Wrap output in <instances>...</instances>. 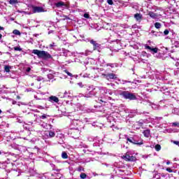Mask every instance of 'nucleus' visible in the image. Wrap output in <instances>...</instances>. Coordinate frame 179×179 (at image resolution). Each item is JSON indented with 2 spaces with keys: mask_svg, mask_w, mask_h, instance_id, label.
<instances>
[{
  "mask_svg": "<svg viewBox=\"0 0 179 179\" xmlns=\"http://www.w3.org/2000/svg\"><path fill=\"white\" fill-rule=\"evenodd\" d=\"M80 178H82V179H85V178H86L87 175H86V173H82L80 175Z\"/></svg>",
  "mask_w": 179,
  "mask_h": 179,
  "instance_id": "4be33fe9",
  "label": "nucleus"
},
{
  "mask_svg": "<svg viewBox=\"0 0 179 179\" xmlns=\"http://www.w3.org/2000/svg\"><path fill=\"white\" fill-rule=\"evenodd\" d=\"M87 97H92V96H87Z\"/></svg>",
  "mask_w": 179,
  "mask_h": 179,
  "instance_id": "6e6d98bb",
  "label": "nucleus"
},
{
  "mask_svg": "<svg viewBox=\"0 0 179 179\" xmlns=\"http://www.w3.org/2000/svg\"><path fill=\"white\" fill-rule=\"evenodd\" d=\"M14 50H15V51H22V48H20V46L15 47Z\"/></svg>",
  "mask_w": 179,
  "mask_h": 179,
  "instance_id": "5701e85b",
  "label": "nucleus"
},
{
  "mask_svg": "<svg viewBox=\"0 0 179 179\" xmlns=\"http://www.w3.org/2000/svg\"><path fill=\"white\" fill-rule=\"evenodd\" d=\"M62 157H68V154L66 152H62Z\"/></svg>",
  "mask_w": 179,
  "mask_h": 179,
  "instance_id": "b1692460",
  "label": "nucleus"
},
{
  "mask_svg": "<svg viewBox=\"0 0 179 179\" xmlns=\"http://www.w3.org/2000/svg\"><path fill=\"white\" fill-rule=\"evenodd\" d=\"M108 156H113V154L107 153Z\"/></svg>",
  "mask_w": 179,
  "mask_h": 179,
  "instance_id": "49530a36",
  "label": "nucleus"
},
{
  "mask_svg": "<svg viewBox=\"0 0 179 179\" xmlns=\"http://www.w3.org/2000/svg\"><path fill=\"white\" fill-rule=\"evenodd\" d=\"M125 162H136V157H123Z\"/></svg>",
  "mask_w": 179,
  "mask_h": 179,
  "instance_id": "9b49d317",
  "label": "nucleus"
},
{
  "mask_svg": "<svg viewBox=\"0 0 179 179\" xmlns=\"http://www.w3.org/2000/svg\"><path fill=\"white\" fill-rule=\"evenodd\" d=\"M94 146H99L98 144H96V143H94Z\"/></svg>",
  "mask_w": 179,
  "mask_h": 179,
  "instance_id": "3c124183",
  "label": "nucleus"
},
{
  "mask_svg": "<svg viewBox=\"0 0 179 179\" xmlns=\"http://www.w3.org/2000/svg\"><path fill=\"white\" fill-rule=\"evenodd\" d=\"M106 92H108L109 94H113V92H111V91H110L109 90H107Z\"/></svg>",
  "mask_w": 179,
  "mask_h": 179,
  "instance_id": "a19ab883",
  "label": "nucleus"
},
{
  "mask_svg": "<svg viewBox=\"0 0 179 179\" xmlns=\"http://www.w3.org/2000/svg\"><path fill=\"white\" fill-rule=\"evenodd\" d=\"M78 171H82V167L78 168Z\"/></svg>",
  "mask_w": 179,
  "mask_h": 179,
  "instance_id": "37998d69",
  "label": "nucleus"
},
{
  "mask_svg": "<svg viewBox=\"0 0 179 179\" xmlns=\"http://www.w3.org/2000/svg\"><path fill=\"white\" fill-rule=\"evenodd\" d=\"M107 121L108 122H110V124H112V125H114V123L115 122V120L114 119V117H113V115H110L109 116H108L107 117Z\"/></svg>",
  "mask_w": 179,
  "mask_h": 179,
  "instance_id": "1a4fd4ad",
  "label": "nucleus"
},
{
  "mask_svg": "<svg viewBox=\"0 0 179 179\" xmlns=\"http://www.w3.org/2000/svg\"><path fill=\"white\" fill-rule=\"evenodd\" d=\"M166 171H168L169 173H173V170L170 168H167Z\"/></svg>",
  "mask_w": 179,
  "mask_h": 179,
  "instance_id": "72a5a7b5",
  "label": "nucleus"
},
{
  "mask_svg": "<svg viewBox=\"0 0 179 179\" xmlns=\"http://www.w3.org/2000/svg\"><path fill=\"white\" fill-rule=\"evenodd\" d=\"M125 139H127V142L130 143H133V145H137L138 146H141V145H143V140L138 136H134L133 137H128V136H124Z\"/></svg>",
  "mask_w": 179,
  "mask_h": 179,
  "instance_id": "f257e3e1",
  "label": "nucleus"
},
{
  "mask_svg": "<svg viewBox=\"0 0 179 179\" xmlns=\"http://www.w3.org/2000/svg\"><path fill=\"white\" fill-rule=\"evenodd\" d=\"M101 101H102V102H103V101H102V100H101Z\"/></svg>",
  "mask_w": 179,
  "mask_h": 179,
  "instance_id": "052dcab7",
  "label": "nucleus"
},
{
  "mask_svg": "<svg viewBox=\"0 0 179 179\" xmlns=\"http://www.w3.org/2000/svg\"><path fill=\"white\" fill-rule=\"evenodd\" d=\"M12 103L14 105L16 104V101H13Z\"/></svg>",
  "mask_w": 179,
  "mask_h": 179,
  "instance_id": "c03bdc74",
  "label": "nucleus"
},
{
  "mask_svg": "<svg viewBox=\"0 0 179 179\" xmlns=\"http://www.w3.org/2000/svg\"><path fill=\"white\" fill-rule=\"evenodd\" d=\"M107 3H108V5H113L114 2L113 1V0H107Z\"/></svg>",
  "mask_w": 179,
  "mask_h": 179,
  "instance_id": "bb28decb",
  "label": "nucleus"
},
{
  "mask_svg": "<svg viewBox=\"0 0 179 179\" xmlns=\"http://www.w3.org/2000/svg\"><path fill=\"white\" fill-rule=\"evenodd\" d=\"M4 71H5L6 72H10V66H5V67H4Z\"/></svg>",
  "mask_w": 179,
  "mask_h": 179,
  "instance_id": "6ab92c4d",
  "label": "nucleus"
},
{
  "mask_svg": "<svg viewBox=\"0 0 179 179\" xmlns=\"http://www.w3.org/2000/svg\"><path fill=\"white\" fill-rule=\"evenodd\" d=\"M0 30H5V28H3V27L0 26Z\"/></svg>",
  "mask_w": 179,
  "mask_h": 179,
  "instance_id": "79ce46f5",
  "label": "nucleus"
},
{
  "mask_svg": "<svg viewBox=\"0 0 179 179\" xmlns=\"http://www.w3.org/2000/svg\"><path fill=\"white\" fill-rule=\"evenodd\" d=\"M30 71H31V69L30 67H28L27 69V72H30Z\"/></svg>",
  "mask_w": 179,
  "mask_h": 179,
  "instance_id": "ea45409f",
  "label": "nucleus"
},
{
  "mask_svg": "<svg viewBox=\"0 0 179 179\" xmlns=\"http://www.w3.org/2000/svg\"><path fill=\"white\" fill-rule=\"evenodd\" d=\"M166 164H167V165L170 164V161H167V162H166Z\"/></svg>",
  "mask_w": 179,
  "mask_h": 179,
  "instance_id": "09e8293b",
  "label": "nucleus"
},
{
  "mask_svg": "<svg viewBox=\"0 0 179 179\" xmlns=\"http://www.w3.org/2000/svg\"><path fill=\"white\" fill-rule=\"evenodd\" d=\"M138 122H139V124H141V125H142V124H143V122H142L141 120Z\"/></svg>",
  "mask_w": 179,
  "mask_h": 179,
  "instance_id": "a18cd8bd",
  "label": "nucleus"
},
{
  "mask_svg": "<svg viewBox=\"0 0 179 179\" xmlns=\"http://www.w3.org/2000/svg\"><path fill=\"white\" fill-rule=\"evenodd\" d=\"M172 127H177V128H179V122H174L172 123Z\"/></svg>",
  "mask_w": 179,
  "mask_h": 179,
  "instance_id": "412c9836",
  "label": "nucleus"
},
{
  "mask_svg": "<svg viewBox=\"0 0 179 179\" xmlns=\"http://www.w3.org/2000/svg\"><path fill=\"white\" fill-rule=\"evenodd\" d=\"M155 150H157V152H159L162 150V146L159 144H157L155 147Z\"/></svg>",
  "mask_w": 179,
  "mask_h": 179,
  "instance_id": "f3484780",
  "label": "nucleus"
},
{
  "mask_svg": "<svg viewBox=\"0 0 179 179\" xmlns=\"http://www.w3.org/2000/svg\"><path fill=\"white\" fill-rule=\"evenodd\" d=\"M41 118H42V120H45V118H47V115H43Z\"/></svg>",
  "mask_w": 179,
  "mask_h": 179,
  "instance_id": "c9c22d12",
  "label": "nucleus"
},
{
  "mask_svg": "<svg viewBox=\"0 0 179 179\" xmlns=\"http://www.w3.org/2000/svg\"><path fill=\"white\" fill-rule=\"evenodd\" d=\"M143 134H144V136H145V138H149L150 135V131L149 130H145L143 131Z\"/></svg>",
  "mask_w": 179,
  "mask_h": 179,
  "instance_id": "2eb2a0df",
  "label": "nucleus"
},
{
  "mask_svg": "<svg viewBox=\"0 0 179 179\" xmlns=\"http://www.w3.org/2000/svg\"><path fill=\"white\" fill-rule=\"evenodd\" d=\"M73 134H77V136H79V134H80V132L79 131V130H75L73 131Z\"/></svg>",
  "mask_w": 179,
  "mask_h": 179,
  "instance_id": "7c9ffc66",
  "label": "nucleus"
},
{
  "mask_svg": "<svg viewBox=\"0 0 179 179\" xmlns=\"http://www.w3.org/2000/svg\"><path fill=\"white\" fill-rule=\"evenodd\" d=\"M45 135H47L48 138H54V136H55V132L52 131H48L45 133Z\"/></svg>",
  "mask_w": 179,
  "mask_h": 179,
  "instance_id": "9d476101",
  "label": "nucleus"
},
{
  "mask_svg": "<svg viewBox=\"0 0 179 179\" xmlns=\"http://www.w3.org/2000/svg\"><path fill=\"white\" fill-rule=\"evenodd\" d=\"M67 94V92H64V94Z\"/></svg>",
  "mask_w": 179,
  "mask_h": 179,
  "instance_id": "5fc2aeb1",
  "label": "nucleus"
},
{
  "mask_svg": "<svg viewBox=\"0 0 179 179\" xmlns=\"http://www.w3.org/2000/svg\"><path fill=\"white\" fill-rule=\"evenodd\" d=\"M29 8L32 11V13H41L42 12H45V10H44V8L41 6H31Z\"/></svg>",
  "mask_w": 179,
  "mask_h": 179,
  "instance_id": "20e7f679",
  "label": "nucleus"
},
{
  "mask_svg": "<svg viewBox=\"0 0 179 179\" xmlns=\"http://www.w3.org/2000/svg\"><path fill=\"white\" fill-rule=\"evenodd\" d=\"M155 27L156 29H160V27H162V24H160V22H156L155 24Z\"/></svg>",
  "mask_w": 179,
  "mask_h": 179,
  "instance_id": "a211bd4d",
  "label": "nucleus"
},
{
  "mask_svg": "<svg viewBox=\"0 0 179 179\" xmlns=\"http://www.w3.org/2000/svg\"><path fill=\"white\" fill-rule=\"evenodd\" d=\"M169 33H170V31H169V29H165L164 31V34L165 36H167L169 34Z\"/></svg>",
  "mask_w": 179,
  "mask_h": 179,
  "instance_id": "c85d7f7f",
  "label": "nucleus"
},
{
  "mask_svg": "<svg viewBox=\"0 0 179 179\" xmlns=\"http://www.w3.org/2000/svg\"><path fill=\"white\" fill-rule=\"evenodd\" d=\"M80 147L81 148H87V145H86L85 144H81Z\"/></svg>",
  "mask_w": 179,
  "mask_h": 179,
  "instance_id": "58836bf2",
  "label": "nucleus"
},
{
  "mask_svg": "<svg viewBox=\"0 0 179 179\" xmlns=\"http://www.w3.org/2000/svg\"><path fill=\"white\" fill-rule=\"evenodd\" d=\"M1 153H2V152L0 151V155H1Z\"/></svg>",
  "mask_w": 179,
  "mask_h": 179,
  "instance_id": "13d9d810",
  "label": "nucleus"
},
{
  "mask_svg": "<svg viewBox=\"0 0 179 179\" xmlns=\"http://www.w3.org/2000/svg\"><path fill=\"white\" fill-rule=\"evenodd\" d=\"M78 85L80 87H83V84L82 83H78Z\"/></svg>",
  "mask_w": 179,
  "mask_h": 179,
  "instance_id": "4c0bfd02",
  "label": "nucleus"
},
{
  "mask_svg": "<svg viewBox=\"0 0 179 179\" xmlns=\"http://www.w3.org/2000/svg\"><path fill=\"white\" fill-rule=\"evenodd\" d=\"M36 100H40V99L37 98V96H34Z\"/></svg>",
  "mask_w": 179,
  "mask_h": 179,
  "instance_id": "8fccbe9b",
  "label": "nucleus"
},
{
  "mask_svg": "<svg viewBox=\"0 0 179 179\" xmlns=\"http://www.w3.org/2000/svg\"><path fill=\"white\" fill-rule=\"evenodd\" d=\"M129 157H135V155H129Z\"/></svg>",
  "mask_w": 179,
  "mask_h": 179,
  "instance_id": "de8ad7c7",
  "label": "nucleus"
},
{
  "mask_svg": "<svg viewBox=\"0 0 179 179\" xmlns=\"http://www.w3.org/2000/svg\"><path fill=\"white\" fill-rule=\"evenodd\" d=\"M107 80H110V79H117V76L114 73H108V74H102Z\"/></svg>",
  "mask_w": 179,
  "mask_h": 179,
  "instance_id": "0eeeda50",
  "label": "nucleus"
},
{
  "mask_svg": "<svg viewBox=\"0 0 179 179\" xmlns=\"http://www.w3.org/2000/svg\"><path fill=\"white\" fill-rule=\"evenodd\" d=\"M149 16L152 17V19H157V14L153 13V12H150L148 13Z\"/></svg>",
  "mask_w": 179,
  "mask_h": 179,
  "instance_id": "4468645a",
  "label": "nucleus"
},
{
  "mask_svg": "<svg viewBox=\"0 0 179 179\" xmlns=\"http://www.w3.org/2000/svg\"><path fill=\"white\" fill-rule=\"evenodd\" d=\"M65 72L66 73V74L68 75V76H71V78H72V76H73V75H72V73H71L69 71H65Z\"/></svg>",
  "mask_w": 179,
  "mask_h": 179,
  "instance_id": "c756f323",
  "label": "nucleus"
},
{
  "mask_svg": "<svg viewBox=\"0 0 179 179\" xmlns=\"http://www.w3.org/2000/svg\"><path fill=\"white\" fill-rule=\"evenodd\" d=\"M92 52L89 51V50H86L85 51V55H89V54H91Z\"/></svg>",
  "mask_w": 179,
  "mask_h": 179,
  "instance_id": "e433bc0d",
  "label": "nucleus"
},
{
  "mask_svg": "<svg viewBox=\"0 0 179 179\" xmlns=\"http://www.w3.org/2000/svg\"><path fill=\"white\" fill-rule=\"evenodd\" d=\"M17 99H20V96H17Z\"/></svg>",
  "mask_w": 179,
  "mask_h": 179,
  "instance_id": "4d7b16f0",
  "label": "nucleus"
},
{
  "mask_svg": "<svg viewBox=\"0 0 179 179\" xmlns=\"http://www.w3.org/2000/svg\"><path fill=\"white\" fill-rule=\"evenodd\" d=\"M50 48H54V47H57V45H55V43H52L49 45Z\"/></svg>",
  "mask_w": 179,
  "mask_h": 179,
  "instance_id": "393cba45",
  "label": "nucleus"
},
{
  "mask_svg": "<svg viewBox=\"0 0 179 179\" xmlns=\"http://www.w3.org/2000/svg\"><path fill=\"white\" fill-rule=\"evenodd\" d=\"M123 157H127V156H123Z\"/></svg>",
  "mask_w": 179,
  "mask_h": 179,
  "instance_id": "bf43d9fd",
  "label": "nucleus"
},
{
  "mask_svg": "<svg viewBox=\"0 0 179 179\" xmlns=\"http://www.w3.org/2000/svg\"><path fill=\"white\" fill-rule=\"evenodd\" d=\"M134 17L137 22H141L142 20V15H141V13H136L134 15Z\"/></svg>",
  "mask_w": 179,
  "mask_h": 179,
  "instance_id": "f8f14e48",
  "label": "nucleus"
},
{
  "mask_svg": "<svg viewBox=\"0 0 179 179\" xmlns=\"http://www.w3.org/2000/svg\"><path fill=\"white\" fill-rule=\"evenodd\" d=\"M120 96H122L124 99H126L127 100H136V96L135 94L130 93L127 91H122L119 93Z\"/></svg>",
  "mask_w": 179,
  "mask_h": 179,
  "instance_id": "7ed1b4c3",
  "label": "nucleus"
},
{
  "mask_svg": "<svg viewBox=\"0 0 179 179\" xmlns=\"http://www.w3.org/2000/svg\"><path fill=\"white\" fill-rule=\"evenodd\" d=\"M141 55H142L143 57H148V53H147L146 52H145V51H143V52H141Z\"/></svg>",
  "mask_w": 179,
  "mask_h": 179,
  "instance_id": "cd10ccee",
  "label": "nucleus"
},
{
  "mask_svg": "<svg viewBox=\"0 0 179 179\" xmlns=\"http://www.w3.org/2000/svg\"><path fill=\"white\" fill-rule=\"evenodd\" d=\"M48 101H50V103H59V99H58V97L55 96H50L48 98Z\"/></svg>",
  "mask_w": 179,
  "mask_h": 179,
  "instance_id": "6e6552de",
  "label": "nucleus"
},
{
  "mask_svg": "<svg viewBox=\"0 0 179 179\" xmlns=\"http://www.w3.org/2000/svg\"><path fill=\"white\" fill-rule=\"evenodd\" d=\"M106 66H110V68H114V64L109 63V64H107Z\"/></svg>",
  "mask_w": 179,
  "mask_h": 179,
  "instance_id": "473e14b6",
  "label": "nucleus"
},
{
  "mask_svg": "<svg viewBox=\"0 0 179 179\" xmlns=\"http://www.w3.org/2000/svg\"><path fill=\"white\" fill-rule=\"evenodd\" d=\"M1 113H2V110L0 109V114H1Z\"/></svg>",
  "mask_w": 179,
  "mask_h": 179,
  "instance_id": "864d4df0",
  "label": "nucleus"
},
{
  "mask_svg": "<svg viewBox=\"0 0 179 179\" xmlns=\"http://www.w3.org/2000/svg\"><path fill=\"white\" fill-rule=\"evenodd\" d=\"M90 44H92L94 50H97L98 51H100V44L98 43L96 41L91 40L90 41Z\"/></svg>",
  "mask_w": 179,
  "mask_h": 179,
  "instance_id": "423d86ee",
  "label": "nucleus"
},
{
  "mask_svg": "<svg viewBox=\"0 0 179 179\" xmlns=\"http://www.w3.org/2000/svg\"><path fill=\"white\" fill-rule=\"evenodd\" d=\"M144 47L145 50H150V52H152V54H157V52L159 51V48H152L148 45H145Z\"/></svg>",
  "mask_w": 179,
  "mask_h": 179,
  "instance_id": "39448f33",
  "label": "nucleus"
},
{
  "mask_svg": "<svg viewBox=\"0 0 179 179\" xmlns=\"http://www.w3.org/2000/svg\"><path fill=\"white\" fill-rule=\"evenodd\" d=\"M13 33L15 35V36H20V31L17 30V29H14L13 31Z\"/></svg>",
  "mask_w": 179,
  "mask_h": 179,
  "instance_id": "dca6fc26",
  "label": "nucleus"
},
{
  "mask_svg": "<svg viewBox=\"0 0 179 179\" xmlns=\"http://www.w3.org/2000/svg\"><path fill=\"white\" fill-rule=\"evenodd\" d=\"M84 17H85V19H89V17H90V16L89 15L88 13H85L84 14Z\"/></svg>",
  "mask_w": 179,
  "mask_h": 179,
  "instance_id": "2f4dec72",
  "label": "nucleus"
},
{
  "mask_svg": "<svg viewBox=\"0 0 179 179\" xmlns=\"http://www.w3.org/2000/svg\"><path fill=\"white\" fill-rule=\"evenodd\" d=\"M32 54L37 55L38 58H43V59H48L50 58H52L51 55L48 53V52H45L44 50H33Z\"/></svg>",
  "mask_w": 179,
  "mask_h": 179,
  "instance_id": "f03ea898",
  "label": "nucleus"
},
{
  "mask_svg": "<svg viewBox=\"0 0 179 179\" xmlns=\"http://www.w3.org/2000/svg\"><path fill=\"white\" fill-rule=\"evenodd\" d=\"M36 80H37V82H41V80H43V78L41 76L36 77Z\"/></svg>",
  "mask_w": 179,
  "mask_h": 179,
  "instance_id": "a878e982",
  "label": "nucleus"
},
{
  "mask_svg": "<svg viewBox=\"0 0 179 179\" xmlns=\"http://www.w3.org/2000/svg\"><path fill=\"white\" fill-rule=\"evenodd\" d=\"M173 143H174V145H177L178 146H179V141H173Z\"/></svg>",
  "mask_w": 179,
  "mask_h": 179,
  "instance_id": "f704fd0d",
  "label": "nucleus"
},
{
  "mask_svg": "<svg viewBox=\"0 0 179 179\" xmlns=\"http://www.w3.org/2000/svg\"><path fill=\"white\" fill-rule=\"evenodd\" d=\"M55 6H57V8H62V6H65V3H64V1H59L55 3Z\"/></svg>",
  "mask_w": 179,
  "mask_h": 179,
  "instance_id": "ddd939ff",
  "label": "nucleus"
},
{
  "mask_svg": "<svg viewBox=\"0 0 179 179\" xmlns=\"http://www.w3.org/2000/svg\"><path fill=\"white\" fill-rule=\"evenodd\" d=\"M2 38V34H0V40Z\"/></svg>",
  "mask_w": 179,
  "mask_h": 179,
  "instance_id": "603ef678",
  "label": "nucleus"
},
{
  "mask_svg": "<svg viewBox=\"0 0 179 179\" xmlns=\"http://www.w3.org/2000/svg\"><path fill=\"white\" fill-rule=\"evenodd\" d=\"M9 3L10 5H15V3H17V0H10Z\"/></svg>",
  "mask_w": 179,
  "mask_h": 179,
  "instance_id": "aec40b11",
  "label": "nucleus"
}]
</instances>
